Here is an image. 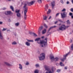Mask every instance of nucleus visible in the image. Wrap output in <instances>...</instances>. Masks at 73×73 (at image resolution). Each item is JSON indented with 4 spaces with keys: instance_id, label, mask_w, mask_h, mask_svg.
Listing matches in <instances>:
<instances>
[{
    "instance_id": "72a5a7b5",
    "label": "nucleus",
    "mask_w": 73,
    "mask_h": 73,
    "mask_svg": "<svg viewBox=\"0 0 73 73\" xmlns=\"http://www.w3.org/2000/svg\"><path fill=\"white\" fill-rule=\"evenodd\" d=\"M35 66L36 67H39L40 65L39 64H36L35 65Z\"/></svg>"
},
{
    "instance_id": "3c124183",
    "label": "nucleus",
    "mask_w": 73,
    "mask_h": 73,
    "mask_svg": "<svg viewBox=\"0 0 73 73\" xmlns=\"http://www.w3.org/2000/svg\"><path fill=\"white\" fill-rule=\"evenodd\" d=\"M8 1H13V0H7Z\"/></svg>"
},
{
    "instance_id": "0e129e2a",
    "label": "nucleus",
    "mask_w": 73,
    "mask_h": 73,
    "mask_svg": "<svg viewBox=\"0 0 73 73\" xmlns=\"http://www.w3.org/2000/svg\"><path fill=\"white\" fill-rule=\"evenodd\" d=\"M56 65H58V64H56Z\"/></svg>"
},
{
    "instance_id": "6e6552de",
    "label": "nucleus",
    "mask_w": 73,
    "mask_h": 73,
    "mask_svg": "<svg viewBox=\"0 0 73 73\" xmlns=\"http://www.w3.org/2000/svg\"><path fill=\"white\" fill-rule=\"evenodd\" d=\"M68 54H69L68 53L64 55H63L64 57L63 58L61 59V61L62 62H64V61L65 60H66V57L68 56Z\"/></svg>"
},
{
    "instance_id": "052dcab7",
    "label": "nucleus",
    "mask_w": 73,
    "mask_h": 73,
    "mask_svg": "<svg viewBox=\"0 0 73 73\" xmlns=\"http://www.w3.org/2000/svg\"><path fill=\"white\" fill-rule=\"evenodd\" d=\"M71 18L72 19H73V15L72 16H71Z\"/></svg>"
},
{
    "instance_id": "473e14b6",
    "label": "nucleus",
    "mask_w": 73,
    "mask_h": 73,
    "mask_svg": "<svg viewBox=\"0 0 73 73\" xmlns=\"http://www.w3.org/2000/svg\"><path fill=\"white\" fill-rule=\"evenodd\" d=\"M67 23L68 24H70V21H69V20H68L67 21Z\"/></svg>"
},
{
    "instance_id": "7ed1b4c3",
    "label": "nucleus",
    "mask_w": 73,
    "mask_h": 73,
    "mask_svg": "<svg viewBox=\"0 0 73 73\" xmlns=\"http://www.w3.org/2000/svg\"><path fill=\"white\" fill-rule=\"evenodd\" d=\"M45 70L48 71V72H46V73H53L54 72V67H52L50 70L49 68H48L47 67H45Z\"/></svg>"
},
{
    "instance_id": "6e6d98bb",
    "label": "nucleus",
    "mask_w": 73,
    "mask_h": 73,
    "mask_svg": "<svg viewBox=\"0 0 73 73\" xmlns=\"http://www.w3.org/2000/svg\"><path fill=\"white\" fill-rule=\"evenodd\" d=\"M64 68H65V69H67V67H64Z\"/></svg>"
},
{
    "instance_id": "680f3d73",
    "label": "nucleus",
    "mask_w": 73,
    "mask_h": 73,
    "mask_svg": "<svg viewBox=\"0 0 73 73\" xmlns=\"http://www.w3.org/2000/svg\"><path fill=\"white\" fill-rule=\"evenodd\" d=\"M66 28H68V27H69V26H66Z\"/></svg>"
},
{
    "instance_id": "49530a36",
    "label": "nucleus",
    "mask_w": 73,
    "mask_h": 73,
    "mask_svg": "<svg viewBox=\"0 0 73 73\" xmlns=\"http://www.w3.org/2000/svg\"><path fill=\"white\" fill-rule=\"evenodd\" d=\"M0 24L1 25V24H3V22H1L0 21Z\"/></svg>"
},
{
    "instance_id": "f03ea898",
    "label": "nucleus",
    "mask_w": 73,
    "mask_h": 73,
    "mask_svg": "<svg viewBox=\"0 0 73 73\" xmlns=\"http://www.w3.org/2000/svg\"><path fill=\"white\" fill-rule=\"evenodd\" d=\"M28 2H26L23 4V9L24 10V19L25 20H26L27 19V13L28 11Z\"/></svg>"
},
{
    "instance_id": "4468645a",
    "label": "nucleus",
    "mask_w": 73,
    "mask_h": 73,
    "mask_svg": "<svg viewBox=\"0 0 73 73\" xmlns=\"http://www.w3.org/2000/svg\"><path fill=\"white\" fill-rule=\"evenodd\" d=\"M50 58L51 61H53L54 60V56L53 55H50Z\"/></svg>"
},
{
    "instance_id": "c9c22d12",
    "label": "nucleus",
    "mask_w": 73,
    "mask_h": 73,
    "mask_svg": "<svg viewBox=\"0 0 73 73\" xmlns=\"http://www.w3.org/2000/svg\"><path fill=\"white\" fill-rule=\"evenodd\" d=\"M7 29H4L3 28V29L2 30V31H5L7 30Z\"/></svg>"
},
{
    "instance_id": "5fc2aeb1",
    "label": "nucleus",
    "mask_w": 73,
    "mask_h": 73,
    "mask_svg": "<svg viewBox=\"0 0 73 73\" xmlns=\"http://www.w3.org/2000/svg\"><path fill=\"white\" fill-rule=\"evenodd\" d=\"M29 34L30 35H32V33L30 32H29Z\"/></svg>"
},
{
    "instance_id": "09e8293b",
    "label": "nucleus",
    "mask_w": 73,
    "mask_h": 73,
    "mask_svg": "<svg viewBox=\"0 0 73 73\" xmlns=\"http://www.w3.org/2000/svg\"><path fill=\"white\" fill-rule=\"evenodd\" d=\"M57 23H58V21H56V22H55V24H57Z\"/></svg>"
},
{
    "instance_id": "8fccbe9b",
    "label": "nucleus",
    "mask_w": 73,
    "mask_h": 73,
    "mask_svg": "<svg viewBox=\"0 0 73 73\" xmlns=\"http://www.w3.org/2000/svg\"><path fill=\"white\" fill-rule=\"evenodd\" d=\"M66 4H69V2L68 1L66 3Z\"/></svg>"
},
{
    "instance_id": "79ce46f5",
    "label": "nucleus",
    "mask_w": 73,
    "mask_h": 73,
    "mask_svg": "<svg viewBox=\"0 0 73 73\" xmlns=\"http://www.w3.org/2000/svg\"><path fill=\"white\" fill-rule=\"evenodd\" d=\"M60 71H61V70H57V72H60Z\"/></svg>"
},
{
    "instance_id": "bb28decb",
    "label": "nucleus",
    "mask_w": 73,
    "mask_h": 73,
    "mask_svg": "<svg viewBox=\"0 0 73 73\" xmlns=\"http://www.w3.org/2000/svg\"><path fill=\"white\" fill-rule=\"evenodd\" d=\"M50 12H51V10H50V9H49L48 11H47V14H49Z\"/></svg>"
},
{
    "instance_id": "39448f33",
    "label": "nucleus",
    "mask_w": 73,
    "mask_h": 73,
    "mask_svg": "<svg viewBox=\"0 0 73 73\" xmlns=\"http://www.w3.org/2000/svg\"><path fill=\"white\" fill-rule=\"evenodd\" d=\"M27 42H25V45L27 46H29L31 45V43L29 42H33V40H29L28 39H27Z\"/></svg>"
},
{
    "instance_id": "dca6fc26",
    "label": "nucleus",
    "mask_w": 73,
    "mask_h": 73,
    "mask_svg": "<svg viewBox=\"0 0 73 73\" xmlns=\"http://www.w3.org/2000/svg\"><path fill=\"white\" fill-rule=\"evenodd\" d=\"M51 5L52 8H54V5H55V2L54 1H53L52 2Z\"/></svg>"
},
{
    "instance_id": "a211bd4d",
    "label": "nucleus",
    "mask_w": 73,
    "mask_h": 73,
    "mask_svg": "<svg viewBox=\"0 0 73 73\" xmlns=\"http://www.w3.org/2000/svg\"><path fill=\"white\" fill-rule=\"evenodd\" d=\"M19 68L21 70L23 69V66H22V65L21 64H19Z\"/></svg>"
},
{
    "instance_id": "412c9836",
    "label": "nucleus",
    "mask_w": 73,
    "mask_h": 73,
    "mask_svg": "<svg viewBox=\"0 0 73 73\" xmlns=\"http://www.w3.org/2000/svg\"><path fill=\"white\" fill-rule=\"evenodd\" d=\"M19 25H20V23L19 22L16 23L15 24V25L16 27H18V26H19Z\"/></svg>"
},
{
    "instance_id": "f3484780",
    "label": "nucleus",
    "mask_w": 73,
    "mask_h": 73,
    "mask_svg": "<svg viewBox=\"0 0 73 73\" xmlns=\"http://www.w3.org/2000/svg\"><path fill=\"white\" fill-rule=\"evenodd\" d=\"M17 16L18 17H21V13H17Z\"/></svg>"
},
{
    "instance_id": "7c9ffc66",
    "label": "nucleus",
    "mask_w": 73,
    "mask_h": 73,
    "mask_svg": "<svg viewBox=\"0 0 73 73\" xmlns=\"http://www.w3.org/2000/svg\"><path fill=\"white\" fill-rule=\"evenodd\" d=\"M37 1L40 4H41L42 3V1L41 0H37Z\"/></svg>"
},
{
    "instance_id": "338daca9",
    "label": "nucleus",
    "mask_w": 73,
    "mask_h": 73,
    "mask_svg": "<svg viewBox=\"0 0 73 73\" xmlns=\"http://www.w3.org/2000/svg\"><path fill=\"white\" fill-rule=\"evenodd\" d=\"M1 52H0V54H1Z\"/></svg>"
},
{
    "instance_id": "c756f323",
    "label": "nucleus",
    "mask_w": 73,
    "mask_h": 73,
    "mask_svg": "<svg viewBox=\"0 0 73 73\" xmlns=\"http://www.w3.org/2000/svg\"><path fill=\"white\" fill-rule=\"evenodd\" d=\"M44 27H45V28H48V26H47L46 24H44Z\"/></svg>"
},
{
    "instance_id": "603ef678",
    "label": "nucleus",
    "mask_w": 73,
    "mask_h": 73,
    "mask_svg": "<svg viewBox=\"0 0 73 73\" xmlns=\"http://www.w3.org/2000/svg\"><path fill=\"white\" fill-rule=\"evenodd\" d=\"M70 42H72V39H70Z\"/></svg>"
},
{
    "instance_id": "aec40b11",
    "label": "nucleus",
    "mask_w": 73,
    "mask_h": 73,
    "mask_svg": "<svg viewBox=\"0 0 73 73\" xmlns=\"http://www.w3.org/2000/svg\"><path fill=\"white\" fill-rule=\"evenodd\" d=\"M43 19L45 20H46V19H47V18H48V16H47L46 15L44 16L43 15Z\"/></svg>"
},
{
    "instance_id": "cd10ccee",
    "label": "nucleus",
    "mask_w": 73,
    "mask_h": 73,
    "mask_svg": "<svg viewBox=\"0 0 73 73\" xmlns=\"http://www.w3.org/2000/svg\"><path fill=\"white\" fill-rule=\"evenodd\" d=\"M48 9V5H46L45 6V9L46 11V10Z\"/></svg>"
},
{
    "instance_id": "a19ab883",
    "label": "nucleus",
    "mask_w": 73,
    "mask_h": 73,
    "mask_svg": "<svg viewBox=\"0 0 73 73\" xmlns=\"http://www.w3.org/2000/svg\"><path fill=\"white\" fill-rule=\"evenodd\" d=\"M52 19V17L50 16L48 18V20H50V19Z\"/></svg>"
},
{
    "instance_id": "ddd939ff",
    "label": "nucleus",
    "mask_w": 73,
    "mask_h": 73,
    "mask_svg": "<svg viewBox=\"0 0 73 73\" xmlns=\"http://www.w3.org/2000/svg\"><path fill=\"white\" fill-rule=\"evenodd\" d=\"M35 1H32L31 2H30L29 3V5H33V4H34V3H35Z\"/></svg>"
},
{
    "instance_id": "423d86ee",
    "label": "nucleus",
    "mask_w": 73,
    "mask_h": 73,
    "mask_svg": "<svg viewBox=\"0 0 73 73\" xmlns=\"http://www.w3.org/2000/svg\"><path fill=\"white\" fill-rule=\"evenodd\" d=\"M61 18L64 19L65 17H67V13L66 12H64L63 13H61Z\"/></svg>"
},
{
    "instance_id": "774afa93",
    "label": "nucleus",
    "mask_w": 73,
    "mask_h": 73,
    "mask_svg": "<svg viewBox=\"0 0 73 73\" xmlns=\"http://www.w3.org/2000/svg\"><path fill=\"white\" fill-rule=\"evenodd\" d=\"M38 52L39 53H40V52Z\"/></svg>"
},
{
    "instance_id": "4d7b16f0",
    "label": "nucleus",
    "mask_w": 73,
    "mask_h": 73,
    "mask_svg": "<svg viewBox=\"0 0 73 73\" xmlns=\"http://www.w3.org/2000/svg\"><path fill=\"white\" fill-rule=\"evenodd\" d=\"M48 34H49V35H50V34H51V33H50V32H48Z\"/></svg>"
},
{
    "instance_id": "69168bd1",
    "label": "nucleus",
    "mask_w": 73,
    "mask_h": 73,
    "mask_svg": "<svg viewBox=\"0 0 73 73\" xmlns=\"http://www.w3.org/2000/svg\"><path fill=\"white\" fill-rule=\"evenodd\" d=\"M9 38H7L8 40H9Z\"/></svg>"
},
{
    "instance_id": "c03bdc74",
    "label": "nucleus",
    "mask_w": 73,
    "mask_h": 73,
    "mask_svg": "<svg viewBox=\"0 0 73 73\" xmlns=\"http://www.w3.org/2000/svg\"><path fill=\"white\" fill-rule=\"evenodd\" d=\"M48 32H47V35H46L47 36H48L49 35V33H48Z\"/></svg>"
},
{
    "instance_id": "4be33fe9",
    "label": "nucleus",
    "mask_w": 73,
    "mask_h": 73,
    "mask_svg": "<svg viewBox=\"0 0 73 73\" xmlns=\"http://www.w3.org/2000/svg\"><path fill=\"white\" fill-rule=\"evenodd\" d=\"M32 33L33 35V36H34V37H37V35L36 33Z\"/></svg>"
},
{
    "instance_id": "9d476101",
    "label": "nucleus",
    "mask_w": 73,
    "mask_h": 73,
    "mask_svg": "<svg viewBox=\"0 0 73 73\" xmlns=\"http://www.w3.org/2000/svg\"><path fill=\"white\" fill-rule=\"evenodd\" d=\"M0 39L2 40H3V39H4L3 36V35H2V33H1V31H0Z\"/></svg>"
},
{
    "instance_id": "58836bf2",
    "label": "nucleus",
    "mask_w": 73,
    "mask_h": 73,
    "mask_svg": "<svg viewBox=\"0 0 73 73\" xmlns=\"http://www.w3.org/2000/svg\"><path fill=\"white\" fill-rule=\"evenodd\" d=\"M66 11V9H64L62 11V12H64V11Z\"/></svg>"
},
{
    "instance_id": "393cba45",
    "label": "nucleus",
    "mask_w": 73,
    "mask_h": 73,
    "mask_svg": "<svg viewBox=\"0 0 73 73\" xmlns=\"http://www.w3.org/2000/svg\"><path fill=\"white\" fill-rule=\"evenodd\" d=\"M38 70H36L34 71V73H38Z\"/></svg>"
},
{
    "instance_id": "b1692460",
    "label": "nucleus",
    "mask_w": 73,
    "mask_h": 73,
    "mask_svg": "<svg viewBox=\"0 0 73 73\" xmlns=\"http://www.w3.org/2000/svg\"><path fill=\"white\" fill-rule=\"evenodd\" d=\"M12 45H16L17 44V42L16 41H14L12 43Z\"/></svg>"
},
{
    "instance_id": "de8ad7c7",
    "label": "nucleus",
    "mask_w": 73,
    "mask_h": 73,
    "mask_svg": "<svg viewBox=\"0 0 73 73\" xmlns=\"http://www.w3.org/2000/svg\"><path fill=\"white\" fill-rule=\"evenodd\" d=\"M58 21H60V22H62V21H61V20L60 19H59L58 20Z\"/></svg>"
},
{
    "instance_id": "0eeeda50",
    "label": "nucleus",
    "mask_w": 73,
    "mask_h": 73,
    "mask_svg": "<svg viewBox=\"0 0 73 73\" xmlns=\"http://www.w3.org/2000/svg\"><path fill=\"white\" fill-rule=\"evenodd\" d=\"M59 29L60 31H64L66 29V26L65 25H62L61 26L59 27Z\"/></svg>"
},
{
    "instance_id": "9b49d317",
    "label": "nucleus",
    "mask_w": 73,
    "mask_h": 73,
    "mask_svg": "<svg viewBox=\"0 0 73 73\" xmlns=\"http://www.w3.org/2000/svg\"><path fill=\"white\" fill-rule=\"evenodd\" d=\"M43 28H44V27H43V26H40L39 28L38 32H39V31H42V29H43Z\"/></svg>"
},
{
    "instance_id": "4c0bfd02",
    "label": "nucleus",
    "mask_w": 73,
    "mask_h": 73,
    "mask_svg": "<svg viewBox=\"0 0 73 73\" xmlns=\"http://www.w3.org/2000/svg\"><path fill=\"white\" fill-rule=\"evenodd\" d=\"M72 13H70L69 15L70 16H72Z\"/></svg>"
},
{
    "instance_id": "864d4df0",
    "label": "nucleus",
    "mask_w": 73,
    "mask_h": 73,
    "mask_svg": "<svg viewBox=\"0 0 73 73\" xmlns=\"http://www.w3.org/2000/svg\"><path fill=\"white\" fill-rule=\"evenodd\" d=\"M11 32V31H10V30H7V32Z\"/></svg>"
},
{
    "instance_id": "13d9d810",
    "label": "nucleus",
    "mask_w": 73,
    "mask_h": 73,
    "mask_svg": "<svg viewBox=\"0 0 73 73\" xmlns=\"http://www.w3.org/2000/svg\"><path fill=\"white\" fill-rule=\"evenodd\" d=\"M42 38H44V36H43L41 37Z\"/></svg>"
},
{
    "instance_id": "5701e85b",
    "label": "nucleus",
    "mask_w": 73,
    "mask_h": 73,
    "mask_svg": "<svg viewBox=\"0 0 73 73\" xmlns=\"http://www.w3.org/2000/svg\"><path fill=\"white\" fill-rule=\"evenodd\" d=\"M59 59L57 57H56L55 58H54V60L55 61H58V60Z\"/></svg>"
},
{
    "instance_id": "37998d69",
    "label": "nucleus",
    "mask_w": 73,
    "mask_h": 73,
    "mask_svg": "<svg viewBox=\"0 0 73 73\" xmlns=\"http://www.w3.org/2000/svg\"><path fill=\"white\" fill-rule=\"evenodd\" d=\"M59 13H57L56 15V16H58L59 15Z\"/></svg>"
},
{
    "instance_id": "20e7f679",
    "label": "nucleus",
    "mask_w": 73,
    "mask_h": 73,
    "mask_svg": "<svg viewBox=\"0 0 73 73\" xmlns=\"http://www.w3.org/2000/svg\"><path fill=\"white\" fill-rule=\"evenodd\" d=\"M45 56V54L44 53H42L40 55V56L38 57L39 60H40V61L44 60Z\"/></svg>"
},
{
    "instance_id": "1a4fd4ad",
    "label": "nucleus",
    "mask_w": 73,
    "mask_h": 73,
    "mask_svg": "<svg viewBox=\"0 0 73 73\" xmlns=\"http://www.w3.org/2000/svg\"><path fill=\"white\" fill-rule=\"evenodd\" d=\"M4 64L5 65H7V66H10V67L13 66V65H12V64H10V63L6 62H4Z\"/></svg>"
},
{
    "instance_id": "c85d7f7f",
    "label": "nucleus",
    "mask_w": 73,
    "mask_h": 73,
    "mask_svg": "<svg viewBox=\"0 0 73 73\" xmlns=\"http://www.w3.org/2000/svg\"><path fill=\"white\" fill-rule=\"evenodd\" d=\"M20 10H16L15 13H20Z\"/></svg>"
},
{
    "instance_id": "bf43d9fd",
    "label": "nucleus",
    "mask_w": 73,
    "mask_h": 73,
    "mask_svg": "<svg viewBox=\"0 0 73 73\" xmlns=\"http://www.w3.org/2000/svg\"><path fill=\"white\" fill-rule=\"evenodd\" d=\"M50 30L48 29V32H49V31H50Z\"/></svg>"
},
{
    "instance_id": "a878e982",
    "label": "nucleus",
    "mask_w": 73,
    "mask_h": 73,
    "mask_svg": "<svg viewBox=\"0 0 73 73\" xmlns=\"http://www.w3.org/2000/svg\"><path fill=\"white\" fill-rule=\"evenodd\" d=\"M10 8L12 9L13 11H14V9L13 8V7L12 6H10Z\"/></svg>"
},
{
    "instance_id": "f257e3e1",
    "label": "nucleus",
    "mask_w": 73,
    "mask_h": 73,
    "mask_svg": "<svg viewBox=\"0 0 73 73\" xmlns=\"http://www.w3.org/2000/svg\"><path fill=\"white\" fill-rule=\"evenodd\" d=\"M47 40H48V38H46L44 40L41 41V38H38L35 39V41H37V43L40 44L41 46L43 47V45H44V46H46L47 45V41H48Z\"/></svg>"
},
{
    "instance_id": "e2e57ef3",
    "label": "nucleus",
    "mask_w": 73,
    "mask_h": 73,
    "mask_svg": "<svg viewBox=\"0 0 73 73\" xmlns=\"http://www.w3.org/2000/svg\"><path fill=\"white\" fill-rule=\"evenodd\" d=\"M72 3L73 4V0H72V1H71Z\"/></svg>"
},
{
    "instance_id": "e433bc0d",
    "label": "nucleus",
    "mask_w": 73,
    "mask_h": 73,
    "mask_svg": "<svg viewBox=\"0 0 73 73\" xmlns=\"http://www.w3.org/2000/svg\"><path fill=\"white\" fill-rule=\"evenodd\" d=\"M60 2L61 3H62V4H64V2H63V1L62 0H61L60 1Z\"/></svg>"
},
{
    "instance_id": "2f4dec72",
    "label": "nucleus",
    "mask_w": 73,
    "mask_h": 73,
    "mask_svg": "<svg viewBox=\"0 0 73 73\" xmlns=\"http://www.w3.org/2000/svg\"><path fill=\"white\" fill-rule=\"evenodd\" d=\"M60 64L61 66H64V64H63V63L62 62H60Z\"/></svg>"
},
{
    "instance_id": "f8f14e48",
    "label": "nucleus",
    "mask_w": 73,
    "mask_h": 73,
    "mask_svg": "<svg viewBox=\"0 0 73 73\" xmlns=\"http://www.w3.org/2000/svg\"><path fill=\"white\" fill-rule=\"evenodd\" d=\"M5 13V15H8L11 14V13H12V12H11V11H6Z\"/></svg>"
},
{
    "instance_id": "f704fd0d",
    "label": "nucleus",
    "mask_w": 73,
    "mask_h": 73,
    "mask_svg": "<svg viewBox=\"0 0 73 73\" xmlns=\"http://www.w3.org/2000/svg\"><path fill=\"white\" fill-rule=\"evenodd\" d=\"M29 65V62H27L25 64L26 65Z\"/></svg>"
},
{
    "instance_id": "2eb2a0df",
    "label": "nucleus",
    "mask_w": 73,
    "mask_h": 73,
    "mask_svg": "<svg viewBox=\"0 0 73 73\" xmlns=\"http://www.w3.org/2000/svg\"><path fill=\"white\" fill-rule=\"evenodd\" d=\"M46 30L45 29L42 31V35H44L46 33Z\"/></svg>"
},
{
    "instance_id": "ea45409f",
    "label": "nucleus",
    "mask_w": 73,
    "mask_h": 73,
    "mask_svg": "<svg viewBox=\"0 0 73 73\" xmlns=\"http://www.w3.org/2000/svg\"><path fill=\"white\" fill-rule=\"evenodd\" d=\"M6 8L5 7H4L2 9L3 10H5V9H6Z\"/></svg>"
},
{
    "instance_id": "6ab92c4d",
    "label": "nucleus",
    "mask_w": 73,
    "mask_h": 73,
    "mask_svg": "<svg viewBox=\"0 0 73 73\" xmlns=\"http://www.w3.org/2000/svg\"><path fill=\"white\" fill-rule=\"evenodd\" d=\"M56 27H57V26H54L50 27L49 29L50 30L52 29H53V28H56Z\"/></svg>"
},
{
    "instance_id": "a18cd8bd",
    "label": "nucleus",
    "mask_w": 73,
    "mask_h": 73,
    "mask_svg": "<svg viewBox=\"0 0 73 73\" xmlns=\"http://www.w3.org/2000/svg\"><path fill=\"white\" fill-rule=\"evenodd\" d=\"M71 12H73V8H72L71 9Z\"/></svg>"
}]
</instances>
